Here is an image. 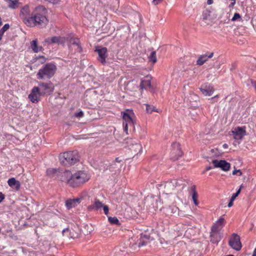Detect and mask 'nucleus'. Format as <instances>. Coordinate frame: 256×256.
Wrapping results in <instances>:
<instances>
[{"label":"nucleus","instance_id":"nucleus-6","mask_svg":"<svg viewBox=\"0 0 256 256\" xmlns=\"http://www.w3.org/2000/svg\"><path fill=\"white\" fill-rule=\"evenodd\" d=\"M90 176L84 171L79 170L73 174L72 187H76L88 180Z\"/></svg>","mask_w":256,"mask_h":256},{"label":"nucleus","instance_id":"nucleus-49","mask_svg":"<svg viewBox=\"0 0 256 256\" xmlns=\"http://www.w3.org/2000/svg\"><path fill=\"white\" fill-rule=\"evenodd\" d=\"M218 95H216L214 97L210 99V100H213L214 99L216 98H218Z\"/></svg>","mask_w":256,"mask_h":256},{"label":"nucleus","instance_id":"nucleus-41","mask_svg":"<svg viewBox=\"0 0 256 256\" xmlns=\"http://www.w3.org/2000/svg\"><path fill=\"white\" fill-rule=\"evenodd\" d=\"M232 2L230 4L229 8H232L235 4H236V0H232Z\"/></svg>","mask_w":256,"mask_h":256},{"label":"nucleus","instance_id":"nucleus-2","mask_svg":"<svg viewBox=\"0 0 256 256\" xmlns=\"http://www.w3.org/2000/svg\"><path fill=\"white\" fill-rule=\"evenodd\" d=\"M57 68L52 62L44 64L40 68L36 74L37 78L38 80H49L56 74Z\"/></svg>","mask_w":256,"mask_h":256},{"label":"nucleus","instance_id":"nucleus-35","mask_svg":"<svg viewBox=\"0 0 256 256\" xmlns=\"http://www.w3.org/2000/svg\"><path fill=\"white\" fill-rule=\"evenodd\" d=\"M242 186V185H241L240 188L237 190V192L235 194H232V196L231 197V198H232V200H234L236 199V198L238 196V194L240 192Z\"/></svg>","mask_w":256,"mask_h":256},{"label":"nucleus","instance_id":"nucleus-8","mask_svg":"<svg viewBox=\"0 0 256 256\" xmlns=\"http://www.w3.org/2000/svg\"><path fill=\"white\" fill-rule=\"evenodd\" d=\"M150 237L146 234H142L140 238L135 242L132 238L130 240V246L133 250L147 244L150 242Z\"/></svg>","mask_w":256,"mask_h":256},{"label":"nucleus","instance_id":"nucleus-20","mask_svg":"<svg viewBox=\"0 0 256 256\" xmlns=\"http://www.w3.org/2000/svg\"><path fill=\"white\" fill-rule=\"evenodd\" d=\"M212 163L214 168H220L224 171H228L230 168V164L226 162L224 160H220V161L214 160H212Z\"/></svg>","mask_w":256,"mask_h":256},{"label":"nucleus","instance_id":"nucleus-39","mask_svg":"<svg viewBox=\"0 0 256 256\" xmlns=\"http://www.w3.org/2000/svg\"><path fill=\"white\" fill-rule=\"evenodd\" d=\"M82 200V198H76V199H73V200L74 201L75 204L77 206L78 204L80 203L81 202V200Z\"/></svg>","mask_w":256,"mask_h":256},{"label":"nucleus","instance_id":"nucleus-25","mask_svg":"<svg viewBox=\"0 0 256 256\" xmlns=\"http://www.w3.org/2000/svg\"><path fill=\"white\" fill-rule=\"evenodd\" d=\"M200 90L202 94L206 96H212L214 91V88L212 86L202 87Z\"/></svg>","mask_w":256,"mask_h":256},{"label":"nucleus","instance_id":"nucleus-45","mask_svg":"<svg viewBox=\"0 0 256 256\" xmlns=\"http://www.w3.org/2000/svg\"><path fill=\"white\" fill-rule=\"evenodd\" d=\"M222 147L224 148H228V144H224L222 145Z\"/></svg>","mask_w":256,"mask_h":256},{"label":"nucleus","instance_id":"nucleus-13","mask_svg":"<svg viewBox=\"0 0 256 256\" xmlns=\"http://www.w3.org/2000/svg\"><path fill=\"white\" fill-rule=\"evenodd\" d=\"M178 187L184 188V181L182 180H172L167 182L164 186L165 192H170Z\"/></svg>","mask_w":256,"mask_h":256},{"label":"nucleus","instance_id":"nucleus-29","mask_svg":"<svg viewBox=\"0 0 256 256\" xmlns=\"http://www.w3.org/2000/svg\"><path fill=\"white\" fill-rule=\"evenodd\" d=\"M8 2V6L12 8H16L18 4V0H6Z\"/></svg>","mask_w":256,"mask_h":256},{"label":"nucleus","instance_id":"nucleus-37","mask_svg":"<svg viewBox=\"0 0 256 256\" xmlns=\"http://www.w3.org/2000/svg\"><path fill=\"white\" fill-rule=\"evenodd\" d=\"M233 175H238L239 176L242 174V172L240 170L234 169L232 172Z\"/></svg>","mask_w":256,"mask_h":256},{"label":"nucleus","instance_id":"nucleus-33","mask_svg":"<svg viewBox=\"0 0 256 256\" xmlns=\"http://www.w3.org/2000/svg\"><path fill=\"white\" fill-rule=\"evenodd\" d=\"M146 106V110L148 113H152V112H158L151 105H149L148 104H144Z\"/></svg>","mask_w":256,"mask_h":256},{"label":"nucleus","instance_id":"nucleus-12","mask_svg":"<svg viewBox=\"0 0 256 256\" xmlns=\"http://www.w3.org/2000/svg\"><path fill=\"white\" fill-rule=\"evenodd\" d=\"M40 96H44L46 94H50L54 90V86L52 82H40L38 87Z\"/></svg>","mask_w":256,"mask_h":256},{"label":"nucleus","instance_id":"nucleus-32","mask_svg":"<svg viewBox=\"0 0 256 256\" xmlns=\"http://www.w3.org/2000/svg\"><path fill=\"white\" fill-rule=\"evenodd\" d=\"M108 220L112 224H119V220L116 217H108Z\"/></svg>","mask_w":256,"mask_h":256},{"label":"nucleus","instance_id":"nucleus-26","mask_svg":"<svg viewBox=\"0 0 256 256\" xmlns=\"http://www.w3.org/2000/svg\"><path fill=\"white\" fill-rule=\"evenodd\" d=\"M30 46L32 50L34 52H38L40 51L42 49V48L41 46L38 47V42L36 40H34L30 42Z\"/></svg>","mask_w":256,"mask_h":256},{"label":"nucleus","instance_id":"nucleus-48","mask_svg":"<svg viewBox=\"0 0 256 256\" xmlns=\"http://www.w3.org/2000/svg\"><path fill=\"white\" fill-rule=\"evenodd\" d=\"M3 34H4L0 31V40H2Z\"/></svg>","mask_w":256,"mask_h":256},{"label":"nucleus","instance_id":"nucleus-4","mask_svg":"<svg viewBox=\"0 0 256 256\" xmlns=\"http://www.w3.org/2000/svg\"><path fill=\"white\" fill-rule=\"evenodd\" d=\"M226 222L224 218H220L212 226L210 232L211 242L216 243L218 242V240H215L220 234V232L226 224Z\"/></svg>","mask_w":256,"mask_h":256},{"label":"nucleus","instance_id":"nucleus-50","mask_svg":"<svg viewBox=\"0 0 256 256\" xmlns=\"http://www.w3.org/2000/svg\"><path fill=\"white\" fill-rule=\"evenodd\" d=\"M252 256H256V248H255Z\"/></svg>","mask_w":256,"mask_h":256},{"label":"nucleus","instance_id":"nucleus-18","mask_svg":"<svg viewBox=\"0 0 256 256\" xmlns=\"http://www.w3.org/2000/svg\"><path fill=\"white\" fill-rule=\"evenodd\" d=\"M170 154L172 158L174 160L178 159L182 156V152L179 143L174 142L172 144Z\"/></svg>","mask_w":256,"mask_h":256},{"label":"nucleus","instance_id":"nucleus-47","mask_svg":"<svg viewBox=\"0 0 256 256\" xmlns=\"http://www.w3.org/2000/svg\"><path fill=\"white\" fill-rule=\"evenodd\" d=\"M115 161L118 162H120L121 160L119 159L118 158H116L115 159Z\"/></svg>","mask_w":256,"mask_h":256},{"label":"nucleus","instance_id":"nucleus-28","mask_svg":"<svg viewBox=\"0 0 256 256\" xmlns=\"http://www.w3.org/2000/svg\"><path fill=\"white\" fill-rule=\"evenodd\" d=\"M192 200L196 206H198V194L196 192L195 186L192 188Z\"/></svg>","mask_w":256,"mask_h":256},{"label":"nucleus","instance_id":"nucleus-1","mask_svg":"<svg viewBox=\"0 0 256 256\" xmlns=\"http://www.w3.org/2000/svg\"><path fill=\"white\" fill-rule=\"evenodd\" d=\"M46 14L47 10L43 6H40L36 8L32 12V20L34 24L31 26L46 24L48 22Z\"/></svg>","mask_w":256,"mask_h":256},{"label":"nucleus","instance_id":"nucleus-44","mask_svg":"<svg viewBox=\"0 0 256 256\" xmlns=\"http://www.w3.org/2000/svg\"><path fill=\"white\" fill-rule=\"evenodd\" d=\"M213 3L212 0H208L207 4L209 5L212 4Z\"/></svg>","mask_w":256,"mask_h":256},{"label":"nucleus","instance_id":"nucleus-14","mask_svg":"<svg viewBox=\"0 0 256 256\" xmlns=\"http://www.w3.org/2000/svg\"><path fill=\"white\" fill-rule=\"evenodd\" d=\"M102 208H103L105 214L108 215L109 210L108 206L102 204V202L97 198H95L94 202L88 207V210H98Z\"/></svg>","mask_w":256,"mask_h":256},{"label":"nucleus","instance_id":"nucleus-42","mask_svg":"<svg viewBox=\"0 0 256 256\" xmlns=\"http://www.w3.org/2000/svg\"><path fill=\"white\" fill-rule=\"evenodd\" d=\"M234 201V200H232V198H230V201L228 202V207L230 208V207H231L233 205V202Z\"/></svg>","mask_w":256,"mask_h":256},{"label":"nucleus","instance_id":"nucleus-19","mask_svg":"<svg viewBox=\"0 0 256 256\" xmlns=\"http://www.w3.org/2000/svg\"><path fill=\"white\" fill-rule=\"evenodd\" d=\"M95 52L98 54V60L102 64H105L106 63V59L108 56L107 48L105 47L98 46L96 48Z\"/></svg>","mask_w":256,"mask_h":256},{"label":"nucleus","instance_id":"nucleus-15","mask_svg":"<svg viewBox=\"0 0 256 256\" xmlns=\"http://www.w3.org/2000/svg\"><path fill=\"white\" fill-rule=\"evenodd\" d=\"M73 174L69 170L60 171L58 178L62 182H66L68 184L72 187Z\"/></svg>","mask_w":256,"mask_h":256},{"label":"nucleus","instance_id":"nucleus-36","mask_svg":"<svg viewBox=\"0 0 256 256\" xmlns=\"http://www.w3.org/2000/svg\"><path fill=\"white\" fill-rule=\"evenodd\" d=\"M10 28V25L8 24H5L4 26L0 30V31L2 32L3 34L6 31Z\"/></svg>","mask_w":256,"mask_h":256},{"label":"nucleus","instance_id":"nucleus-53","mask_svg":"<svg viewBox=\"0 0 256 256\" xmlns=\"http://www.w3.org/2000/svg\"><path fill=\"white\" fill-rule=\"evenodd\" d=\"M59 2V0H58V2Z\"/></svg>","mask_w":256,"mask_h":256},{"label":"nucleus","instance_id":"nucleus-16","mask_svg":"<svg viewBox=\"0 0 256 256\" xmlns=\"http://www.w3.org/2000/svg\"><path fill=\"white\" fill-rule=\"evenodd\" d=\"M228 244L232 248L236 250H240L242 246L240 237L236 234H233L232 235L229 239Z\"/></svg>","mask_w":256,"mask_h":256},{"label":"nucleus","instance_id":"nucleus-22","mask_svg":"<svg viewBox=\"0 0 256 256\" xmlns=\"http://www.w3.org/2000/svg\"><path fill=\"white\" fill-rule=\"evenodd\" d=\"M152 77L150 76H146L141 80L140 84V89H146L148 88H150L152 87L151 81Z\"/></svg>","mask_w":256,"mask_h":256},{"label":"nucleus","instance_id":"nucleus-51","mask_svg":"<svg viewBox=\"0 0 256 256\" xmlns=\"http://www.w3.org/2000/svg\"><path fill=\"white\" fill-rule=\"evenodd\" d=\"M136 146H138V148H140V150L142 149V146H140V144H136Z\"/></svg>","mask_w":256,"mask_h":256},{"label":"nucleus","instance_id":"nucleus-24","mask_svg":"<svg viewBox=\"0 0 256 256\" xmlns=\"http://www.w3.org/2000/svg\"><path fill=\"white\" fill-rule=\"evenodd\" d=\"M214 56V53L211 52L208 55L204 54L200 56L196 61V64L199 66L202 65L208 58H212Z\"/></svg>","mask_w":256,"mask_h":256},{"label":"nucleus","instance_id":"nucleus-21","mask_svg":"<svg viewBox=\"0 0 256 256\" xmlns=\"http://www.w3.org/2000/svg\"><path fill=\"white\" fill-rule=\"evenodd\" d=\"M40 92L38 91V87H34L32 90L31 93L28 96V98L34 103L38 102L39 101L40 96Z\"/></svg>","mask_w":256,"mask_h":256},{"label":"nucleus","instance_id":"nucleus-38","mask_svg":"<svg viewBox=\"0 0 256 256\" xmlns=\"http://www.w3.org/2000/svg\"><path fill=\"white\" fill-rule=\"evenodd\" d=\"M74 116L76 118H82L84 116V112L82 111H80L74 114Z\"/></svg>","mask_w":256,"mask_h":256},{"label":"nucleus","instance_id":"nucleus-11","mask_svg":"<svg viewBox=\"0 0 256 256\" xmlns=\"http://www.w3.org/2000/svg\"><path fill=\"white\" fill-rule=\"evenodd\" d=\"M232 136L235 140L234 144L236 146L240 143V140L246 134V128L244 127H236L232 130Z\"/></svg>","mask_w":256,"mask_h":256},{"label":"nucleus","instance_id":"nucleus-9","mask_svg":"<svg viewBox=\"0 0 256 256\" xmlns=\"http://www.w3.org/2000/svg\"><path fill=\"white\" fill-rule=\"evenodd\" d=\"M20 16L26 26H30L34 24L32 20V12L31 14L28 6H25L22 8Z\"/></svg>","mask_w":256,"mask_h":256},{"label":"nucleus","instance_id":"nucleus-40","mask_svg":"<svg viewBox=\"0 0 256 256\" xmlns=\"http://www.w3.org/2000/svg\"><path fill=\"white\" fill-rule=\"evenodd\" d=\"M162 0H153L152 2L154 6H156L160 3Z\"/></svg>","mask_w":256,"mask_h":256},{"label":"nucleus","instance_id":"nucleus-27","mask_svg":"<svg viewBox=\"0 0 256 256\" xmlns=\"http://www.w3.org/2000/svg\"><path fill=\"white\" fill-rule=\"evenodd\" d=\"M58 172H60V170L57 169L50 168L46 170V173L47 176H49L52 177L56 176L58 177Z\"/></svg>","mask_w":256,"mask_h":256},{"label":"nucleus","instance_id":"nucleus-30","mask_svg":"<svg viewBox=\"0 0 256 256\" xmlns=\"http://www.w3.org/2000/svg\"><path fill=\"white\" fill-rule=\"evenodd\" d=\"M66 207L70 209L73 207L76 206V204L74 202V201L72 200H69L66 201Z\"/></svg>","mask_w":256,"mask_h":256},{"label":"nucleus","instance_id":"nucleus-10","mask_svg":"<svg viewBox=\"0 0 256 256\" xmlns=\"http://www.w3.org/2000/svg\"><path fill=\"white\" fill-rule=\"evenodd\" d=\"M66 42H68V49L71 52H80L82 48L80 45V40L77 38L70 37L66 38Z\"/></svg>","mask_w":256,"mask_h":256},{"label":"nucleus","instance_id":"nucleus-23","mask_svg":"<svg viewBox=\"0 0 256 256\" xmlns=\"http://www.w3.org/2000/svg\"><path fill=\"white\" fill-rule=\"evenodd\" d=\"M8 184L10 187L16 190H18L20 188V182L16 180L14 178H10L8 181Z\"/></svg>","mask_w":256,"mask_h":256},{"label":"nucleus","instance_id":"nucleus-7","mask_svg":"<svg viewBox=\"0 0 256 256\" xmlns=\"http://www.w3.org/2000/svg\"><path fill=\"white\" fill-rule=\"evenodd\" d=\"M79 234V228L77 225L74 224H68V228H64L62 231L63 236L68 238H76Z\"/></svg>","mask_w":256,"mask_h":256},{"label":"nucleus","instance_id":"nucleus-43","mask_svg":"<svg viewBox=\"0 0 256 256\" xmlns=\"http://www.w3.org/2000/svg\"><path fill=\"white\" fill-rule=\"evenodd\" d=\"M4 198V196L3 194L0 192V202L2 201V200Z\"/></svg>","mask_w":256,"mask_h":256},{"label":"nucleus","instance_id":"nucleus-46","mask_svg":"<svg viewBox=\"0 0 256 256\" xmlns=\"http://www.w3.org/2000/svg\"><path fill=\"white\" fill-rule=\"evenodd\" d=\"M212 168V166H207L206 168V171H208V170H211Z\"/></svg>","mask_w":256,"mask_h":256},{"label":"nucleus","instance_id":"nucleus-52","mask_svg":"<svg viewBox=\"0 0 256 256\" xmlns=\"http://www.w3.org/2000/svg\"><path fill=\"white\" fill-rule=\"evenodd\" d=\"M2 21L0 20V26H1V25H2Z\"/></svg>","mask_w":256,"mask_h":256},{"label":"nucleus","instance_id":"nucleus-3","mask_svg":"<svg viewBox=\"0 0 256 256\" xmlns=\"http://www.w3.org/2000/svg\"><path fill=\"white\" fill-rule=\"evenodd\" d=\"M122 118L124 120L123 126L124 131L126 134H128V126L134 128L135 116L132 110L126 109L124 112H122Z\"/></svg>","mask_w":256,"mask_h":256},{"label":"nucleus","instance_id":"nucleus-34","mask_svg":"<svg viewBox=\"0 0 256 256\" xmlns=\"http://www.w3.org/2000/svg\"><path fill=\"white\" fill-rule=\"evenodd\" d=\"M242 20L241 16L237 12H236L233 17L232 18V21H236V20Z\"/></svg>","mask_w":256,"mask_h":256},{"label":"nucleus","instance_id":"nucleus-31","mask_svg":"<svg viewBox=\"0 0 256 256\" xmlns=\"http://www.w3.org/2000/svg\"><path fill=\"white\" fill-rule=\"evenodd\" d=\"M150 61L152 62L154 64L156 62V52L154 51L151 52L150 56H148Z\"/></svg>","mask_w":256,"mask_h":256},{"label":"nucleus","instance_id":"nucleus-5","mask_svg":"<svg viewBox=\"0 0 256 256\" xmlns=\"http://www.w3.org/2000/svg\"><path fill=\"white\" fill-rule=\"evenodd\" d=\"M79 160L78 152L76 151L64 152L60 158V160L64 164H72L76 163Z\"/></svg>","mask_w":256,"mask_h":256},{"label":"nucleus","instance_id":"nucleus-17","mask_svg":"<svg viewBox=\"0 0 256 256\" xmlns=\"http://www.w3.org/2000/svg\"><path fill=\"white\" fill-rule=\"evenodd\" d=\"M44 45L52 44H60L64 45L66 42V37L62 36H52L46 38L44 40Z\"/></svg>","mask_w":256,"mask_h":256}]
</instances>
